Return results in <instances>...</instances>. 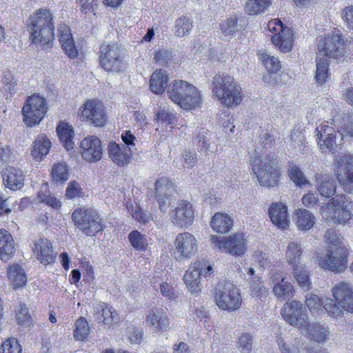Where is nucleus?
Masks as SVG:
<instances>
[{
	"label": "nucleus",
	"mask_w": 353,
	"mask_h": 353,
	"mask_svg": "<svg viewBox=\"0 0 353 353\" xmlns=\"http://www.w3.org/2000/svg\"><path fill=\"white\" fill-rule=\"evenodd\" d=\"M332 294L338 305L346 311L353 312V292L349 283L341 282L333 288Z\"/></svg>",
	"instance_id": "4be33fe9"
},
{
	"label": "nucleus",
	"mask_w": 353,
	"mask_h": 353,
	"mask_svg": "<svg viewBox=\"0 0 353 353\" xmlns=\"http://www.w3.org/2000/svg\"><path fill=\"white\" fill-rule=\"evenodd\" d=\"M58 136L64 148L69 150L73 148L72 137L74 131L71 125L65 122H60L57 128Z\"/></svg>",
	"instance_id": "ea45409f"
},
{
	"label": "nucleus",
	"mask_w": 353,
	"mask_h": 353,
	"mask_svg": "<svg viewBox=\"0 0 353 353\" xmlns=\"http://www.w3.org/2000/svg\"><path fill=\"white\" fill-rule=\"evenodd\" d=\"M323 307L328 314L332 316H341L344 310L340 305H338L333 299L328 298L323 300Z\"/></svg>",
	"instance_id": "052dcab7"
},
{
	"label": "nucleus",
	"mask_w": 353,
	"mask_h": 353,
	"mask_svg": "<svg viewBox=\"0 0 353 353\" xmlns=\"http://www.w3.org/2000/svg\"><path fill=\"white\" fill-rule=\"evenodd\" d=\"M334 172L339 184L346 192L353 193V154L335 157Z\"/></svg>",
	"instance_id": "9d476101"
},
{
	"label": "nucleus",
	"mask_w": 353,
	"mask_h": 353,
	"mask_svg": "<svg viewBox=\"0 0 353 353\" xmlns=\"http://www.w3.org/2000/svg\"><path fill=\"white\" fill-rule=\"evenodd\" d=\"M94 318L98 323H103L108 327L118 323L120 321V316L117 311L105 303L94 307Z\"/></svg>",
	"instance_id": "a878e982"
},
{
	"label": "nucleus",
	"mask_w": 353,
	"mask_h": 353,
	"mask_svg": "<svg viewBox=\"0 0 353 353\" xmlns=\"http://www.w3.org/2000/svg\"><path fill=\"white\" fill-rule=\"evenodd\" d=\"M222 32L225 35H232L239 31L237 18L232 17L220 23Z\"/></svg>",
	"instance_id": "bf43d9fd"
},
{
	"label": "nucleus",
	"mask_w": 353,
	"mask_h": 353,
	"mask_svg": "<svg viewBox=\"0 0 353 353\" xmlns=\"http://www.w3.org/2000/svg\"><path fill=\"white\" fill-rule=\"evenodd\" d=\"M51 147L50 141L44 136H39L33 142V148L31 151L32 157L38 161L47 155Z\"/></svg>",
	"instance_id": "58836bf2"
},
{
	"label": "nucleus",
	"mask_w": 353,
	"mask_h": 353,
	"mask_svg": "<svg viewBox=\"0 0 353 353\" xmlns=\"http://www.w3.org/2000/svg\"><path fill=\"white\" fill-rule=\"evenodd\" d=\"M295 223L299 230L307 231L315 223V216L309 210L299 208L295 212Z\"/></svg>",
	"instance_id": "473e14b6"
},
{
	"label": "nucleus",
	"mask_w": 353,
	"mask_h": 353,
	"mask_svg": "<svg viewBox=\"0 0 353 353\" xmlns=\"http://www.w3.org/2000/svg\"><path fill=\"white\" fill-rule=\"evenodd\" d=\"M156 119L157 121L165 125L173 124L176 120V117L169 110H161L156 112Z\"/></svg>",
	"instance_id": "338daca9"
},
{
	"label": "nucleus",
	"mask_w": 353,
	"mask_h": 353,
	"mask_svg": "<svg viewBox=\"0 0 353 353\" xmlns=\"http://www.w3.org/2000/svg\"><path fill=\"white\" fill-rule=\"evenodd\" d=\"M351 203H347L346 196L338 194L332 198L331 202L321 208V213L323 218L327 220L344 224L351 219Z\"/></svg>",
	"instance_id": "1a4fd4ad"
},
{
	"label": "nucleus",
	"mask_w": 353,
	"mask_h": 353,
	"mask_svg": "<svg viewBox=\"0 0 353 353\" xmlns=\"http://www.w3.org/2000/svg\"><path fill=\"white\" fill-rule=\"evenodd\" d=\"M288 175L290 179L299 187H302L308 183L303 172L297 165H292L290 166Z\"/></svg>",
	"instance_id": "13d9d810"
},
{
	"label": "nucleus",
	"mask_w": 353,
	"mask_h": 353,
	"mask_svg": "<svg viewBox=\"0 0 353 353\" xmlns=\"http://www.w3.org/2000/svg\"><path fill=\"white\" fill-rule=\"evenodd\" d=\"M30 39L40 46L50 44L54 34V26L52 13L46 8H41L30 15Z\"/></svg>",
	"instance_id": "423d86ee"
},
{
	"label": "nucleus",
	"mask_w": 353,
	"mask_h": 353,
	"mask_svg": "<svg viewBox=\"0 0 353 353\" xmlns=\"http://www.w3.org/2000/svg\"><path fill=\"white\" fill-rule=\"evenodd\" d=\"M272 0H249L245 6V12L248 15L263 13L271 5Z\"/></svg>",
	"instance_id": "79ce46f5"
},
{
	"label": "nucleus",
	"mask_w": 353,
	"mask_h": 353,
	"mask_svg": "<svg viewBox=\"0 0 353 353\" xmlns=\"http://www.w3.org/2000/svg\"><path fill=\"white\" fill-rule=\"evenodd\" d=\"M270 279L274 283L273 293L277 299L283 301L289 300L293 296L294 292V286L281 274L272 272Z\"/></svg>",
	"instance_id": "412c9836"
},
{
	"label": "nucleus",
	"mask_w": 353,
	"mask_h": 353,
	"mask_svg": "<svg viewBox=\"0 0 353 353\" xmlns=\"http://www.w3.org/2000/svg\"><path fill=\"white\" fill-rule=\"evenodd\" d=\"M317 132V143L323 152L333 151L336 148V134L334 128L327 123H322L316 129Z\"/></svg>",
	"instance_id": "aec40b11"
},
{
	"label": "nucleus",
	"mask_w": 353,
	"mask_h": 353,
	"mask_svg": "<svg viewBox=\"0 0 353 353\" xmlns=\"http://www.w3.org/2000/svg\"><path fill=\"white\" fill-rule=\"evenodd\" d=\"M99 65L108 74H121L128 68L124 50L121 45L103 42L98 52Z\"/></svg>",
	"instance_id": "39448f33"
},
{
	"label": "nucleus",
	"mask_w": 353,
	"mask_h": 353,
	"mask_svg": "<svg viewBox=\"0 0 353 353\" xmlns=\"http://www.w3.org/2000/svg\"><path fill=\"white\" fill-rule=\"evenodd\" d=\"M250 161L252 172L262 186L274 187L277 185L279 170L266 151L255 150Z\"/></svg>",
	"instance_id": "20e7f679"
},
{
	"label": "nucleus",
	"mask_w": 353,
	"mask_h": 353,
	"mask_svg": "<svg viewBox=\"0 0 353 353\" xmlns=\"http://www.w3.org/2000/svg\"><path fill=\"white\" fill-rule=\"evenodd\" d=\"M269 215L272 223L281 230L289 225L287 207L281 203H273L269 209Z\"/></svg>",
	"instance_id": "c85d7f7f"
},
{
	"label": "nucleus",
	"mask_w": 353,
	"mask_h": 353,
	"mask_svg": "<svg viewBox=\"0 0 353 353\" xmlns=\"http://www.w3.org/2000/svg\"><path fill=\"white\" fill-rule=\"evenodd\" d=\"M15 252L14 242L12 235L6 230H0V259L6 262Z\"/></svg>",
	"instance_id": "7c9ffc66"
},
{
	"label": "nucleus",
	"mask_w": 353,
	"mask_h": 353,
	"mask_svg": "<svg viewBox=\"0 0 353 353\" xmlns=\"http://www.w3.org/2000/svg\"><path fill=\"white\" fill-rule=\"evenodd\" d=\"M214 296L216 305L222 310L234 311L241 305L240 290L230 281L219 282L214 288Z\"/></svg>",
	"instance_id": "6e6552de"
},
{
	"label": "nucleus",
	"mask_w": 353,
	"mask_h": 353,
	"mask_svg": "<svg viewBox=\"0 0 353 353\" xmlns=\"http://www.w3.org/2000/svg\"><path fill=\"white\" fill-rule=\"evenodd\" d=\"M128 239L132 247L137 251L143 252L148 249L149 242L148 237L137 230L128 234Z\"/></svg>",
	"instance_id": "c03bdc74"
},
{
	"label": "nucleus",
	"mask_w": 353,
	"mask_h": 353,
	"mask_svg": "<svg viewBox=\"0 0 353 353\" xmlns=\"http://www.w3.org/2000/svg\"><path fill=\"white\" fill-rule=\"evenodd\" d=\"M58 32L59 34V41L65 54L70 59L76 58L78 55V50L75 46L69 26L65 24L60 25Z\"/></svg>",
	"instance_id": "cd10ccee"
},
{
	"label": "nucleus",
	"mask_w": 353,
	"mask_h": 353,
	"mask_svg": "<svg viewBox=\"0 0 353 353\" xmlns=\"http://www.w3.org/2000/svg\"><path fill=\"white\" fill-rule=\"evenodd\" d=\"M72 218L77 228L87 236H92L104 230L103 221L99 213L92 208L85 207L74 210Z\"/></svg>",
	"instance_id": "0eeeda50"
},
{
	"label": "nucleus",
	"mask_w": 353,
	"mask_h": 353,
	"mask_svg": "<svg viewBox=\"0 0 353 353\" xmlns=\"http://www.w3.org/2000/svg\"><path fill=\"white\" fill-rule=\"evenodd\" d=\"M183 167L186 169L192 168L196 163L198 158L194 150H185L181 157Z\"/></svg>",
	"instance_id": "69168bd1"
},
{
	"label": "nucleus",
	"mask_w": 353,
	"mask_h": 353,
	"mask_svg": "<svg viewBox=\"0 0 353 353\" xmlns=\"http://www.w3.org/2000/svg\"><path fill=\"white\" fill-rule=\"evenodd\" d=\"M268 27L270 31L274 32L272 36V43L283 53L290 52L293 45L292 30L284 26L279 19L270 21Z\"/></svg>",
	"instance_id": "f8f14e48"
},
{
	"label": "nucleus",
	"mask_w": 353,
	"mask_h": 353,
	"mask_svg": "<svg viewBox=\"0 0 353 353\" xmlns=\"http://www.w3.org/2000/svg\"><path fill=\"white\" fill-rule=\"evenodd\" d=\"M201 276H202L200 272H198L193 266L191 267L189 270L185 272L183 276V280L188 289L192 292H196L199 290Z\"/></svg>",
	"instance_id": "a18cd8bd"
},
{
	"label": "nucleus",
	"mask_w": 353,
	"mask_h": 353,
	"mask_svg": "<svg viewBox=\"0 0 353 353\" xmlns=\"http://www.w3.org/2000/svg\"><path fill=\"white\" fill-rule=\"evenodd\" d=\"M250 290L252 296L259 297L261 299L266 298L268 291L261 281L259 276H253L250 281Z\"/></svg>",
	"instance_id": "5fc2aeb1"
},
{
	"label": "nucleus",
	"mask_w": 353,
	"mask_h": 353,
	"mask_svg": "<svg viewBox=\"0 0 353 353\" xmlns=\"http://www.w3.org/2000/svg\"><path fill=\"white\" fill-rule=\"evenodd\" d=\"M323 301L316 294L307 293L305 295V305L311 312H316L321 306H323Z\"/></svg>",
	"instance_id": "680f3d73"
},
{
	"label": "nucleus",
	"mask_w": 353,
	"mask_h": 353,
	"mask_svg": "<svg viewBox=\"0 0 353 353\" xmlns=\"http://www.w3.org/2000/svg\"><path fill=\"white\" fill-rule=\"evenodd\" d=\"M21 345L15 339L6 340L1 346V353H21Z\"/></svg>",
	"instance_id": "e2e57ef3"
},
{
	"label": "nucleus",
	"mask_w": 353,
	"mask_h": 353,
	"mask_svg": "<svg viewBox=\"0 0 353 353\" xmlns=\"http://www.w3.org/2000/svg\"><path fill=\"white\" fill-rule=\"evenodd\" d=\"M83 158L90 162L99 161L102 157L103 150L101 140L95 136L83 139L80 145Z\"/></svg>",
	"instance_id": "a211bd4d"
},
{
	"label": "nucleus",
	"mask_w": 353,
	"mask_h": 353,
	"mask_svg": "<svg viewBox=\"0 0 353 353\" xmlns=\"http://www.w3.org/2000/svg\"><path fill=\"white\" fill-rule=\"evenodd\" d=\"M51 175L53 181L55 183L66 181L69 176L68 166L63 163L54 164L52 168Z\"/></svg>",
	"instance_id": "09e8293b"
},
{
	"label": "nucleus",
	"mask_w": 353,
	"mask_h": 353,
	"mask_svg": "<svg viewBox=\"0 0 353 353\" xmlns=\"http://www.w3.org/2000/svg\"><path fill=\"white\" fill-rule=\"evenodd\" d=\"M188 83L185 81H174L168 88V93L170 99L179 106L181 103L183 96L186 94V89Z\"/></svg>",
	"instance_id": "4c0bfd02"
},
{
	"label": "nucleus",
	"mask_w": 353,
	"mask_h": 353,
	"mask_svg": "<svg viewBox=\"0 0 353 353\" xmlns=\"http://www.w3.org/2000/svg\"><path fill=\"white\" fill-rule=\"evenodd\" d=\"M328 244L327 254L317 256L319 265L335 272H341L347 267V250L343 245L341 236L334 230L325 234Z\"/></svg>",
	"instance_id": "f03ea898"
},
{
	"label": "nucleus",
	"mask_w": 353,
	"mask_h": 353,
	"mask_svg": "<svg viewBox=\"0 0 353 353\" xmlns=\"http://www.w3.org/2000/svg\"><path fill=\"white\" fill-rule=\"evenodd\" d=\"M258 57L270 73H275L281 68V62L278 58L271 56L267 52H260L258 54Z\"/></svg>",
	"instance_id": "49530a36"
},
{
	"label": "nucleus",
	"mask_w": 353,
	"mask_h": 353,
	"mask_svg": "<svg viewBox=\"0 0 353 353\" xmlns=\"http://www.w3.org/2000/svg\"><path fill=\"white\" fill-rule=\"evenodd\" d=\"M233 225L232 219L225 214L216 213L211 221L210 225L213 230L219 233H226L229 232Z\"/></svg>",
	"instance_id": "e433bc0d"
},
{
	"label": "nucleus",
	"mask_w": 353,
	"mask_h": 353,
	"mask_svg": "<svg viewBox=\"0 0 353 353\" xmlns=\"http://www.w3.org/2000/svg\"><path fill=\"white\" fill-rule=\"evenodd\" d=\"M108 154L115 164L123 167L130 163L132 157V150L125 145L110 142L108 145Z\"/></svg>",
	"instance_id": "b1692460"
},
{
	"label": "nucleus",
	"mask_w": 353,
	"mask_h": 353,
	"mask_svg": "<svg viewBox=\"0 0 353 353\" xmlns=\"http://www.w3.org/2000/svg\"><path fill=\"white\" fill-rule=\"evenodd\" d=\"M160 292L167 299L173 301L178 296L176 290L167 282L160 284Z\"/></svg>",
	"instance_id": "774afa93"
},
{
	"label": "nucleus",
	"mask_w": 353,
	"mask_h": 353,
	"mask_svg": "<svg viewBox=\"0 0 353 353\" xmlns=\"http://www.w3.org/2000/svg\"><path fill=\"white\" fill-rule=\"evenodd\" d=\"M5 185L10 190H19L23 186L24 175L19 168L8 167L3 174Z\"/></svg>",
	"instance_id": "c756f323"
},
{
	"label": "nucleus",
	"mask_w": 353,
	"mask_h": 353,
	"mask_svg": "<svg viewBox=\"0 0 353 353\" xmlns=\"http://www.w3.org/2000/svg\"><path fill=\"white\" fill-rule=\"evenodd\" d=\"M254 337L249 333H243L238 338L237 348L241 353H250L252 349Z\"/></svg>",
	"instance_id": "4d7b16f0"
},
{
	"label": "nucleus",
	"mask_w": 353,
	"mask_h": 353,
	"mask_svg": "<svg viewBox=\"0 0 353 353\" xmlns=\"http://www.w3.org/2000/svg\"><path fill=\"white\" fill-rule=\"evenodd\" d=\"M47 112V103L44 98L38 94L29 97L22 108L23 121L28 127L39 124Z\"/></svg>",
	"instance_id": "9b49d317"
},
{
	"label": "nucleus",
	"mask_w": 353,
	"mask_h": 353,
	"mask_svg": "<svg viewBox=\"0 0 353 353\" xmlns=\"http://www.w3.org/2000/svg\"><path fill=\"white\" fill-rule=\"evenodd\" d=\"M90 334V327L85 319L81 317L75 323L74 337L78 341L85 340Z\"/></svg>",
	"instance_id": "603ef678"
},
{
	"label": "nucleus",
	"mask_w": 353,
	"mask_h": 353,
	"mask_svg": "<svg viewBox=\"0 0 353 353\" xmlns=\"http://www.w3.org/2000/svg\"><path fill=\"white\" fill-rule=\"evenodd\" d=\"M168 77L162 69L155 70L150 79V90L157 94H162L168 86Z\"/></svg>",
	"instance_id": "2f4dec72"
},
{
	"label": "nucleus",
	"mask_w": 353,
	"mask_h": 353,
	"mask_svg": "<svg viewBox=\"0 0 353 353\" xmlns=\"http://www.w3.org/2000/svg\"><path fill=\"white\" fill-rule=\"evenodd\" d=\"M210 134L208 130L201 128L196 132V137L194 138V143L196 145L198 148H201L205 150L206 155L210 154H214L216 150L217 146L216 144H211Z\"/></svg>",
	"instance_id": "f704fd0d"
},
{
	"label": "nucleus",
	"mask_w": 353,
	"mask_h": 353,
	"mask_svg": "<svg viewBox=\"0 0 353 353\" xmlns=\"http://www.w3.org/2000/svg\"><path fill=\"white\" fill-rule=\"evenodd\" d=\"M8 277L15 287H22L26 283L24 270L18 264H14L8 268Z\"/></svg>",
	"instance_id": "37998d69"
},
{
	"label": "nucleus",
	"mask_w": 353,
	"mask_h": 353,
	"mask_svg": "<svg viewBox=\"0 0 353 353\" xmlns=\"http://www.w3.org/2000/svg\"><path fill=\"white\" fill-rule=\"evenodd\" d=\"M81 116L86 121L95 126H103L107 121L103 105L96 100L87 101L83 107L80 108Z\"/></svg>",
	"instance_id": "f3484780"
},
{
	"label": "nucleus",
	"mask_w": 353,
	"mask_h": 353,
	"mask_svg": "<svg viewBox=\"0 0 353 353\" xmlns=\"http://www.w3.org/2000/svg\"><path fill=\"white\" fill-rule=\"evenodd\" d=\"M316 185L321 195L325 197H330L336 192L335 181L327 174H321L316 177Z\"/></svg>",
	"instance_id": "c9c22d12"
},
{
	"label": "nucleus",
	"mask_w": 353,
	"mask_h": 353,
	"mask_svg": "<svg viewBox=\"0 0 353 353\" xmlns=\"http://www.w3.org/2000/svg\"><path fill=\"white\" fill-rule=\"evenodd\" d=\"M145 324L155 332H164L170 327L169 319L161 308H152L148 311Z\"/></svg>",
	"instance_id": "393cba45"
},
{
	"label": "nucleus",
	"mask_w": 353,
	"mask_h": 353,
	"mask_svg": "<svg viewBox=\"0 0 353 353\" xmlns=\"http://www.w3.org/2000/svg\"><path fill=\"white\" fill-rule=\"evenodd\" d=\"M347 40L343 39V34L338 29H334L332 34L321 39L318 43L319 53L316 57V69L314 80L316 83L321 85L330 81L329 63L327 57L341 59L345 53V43Z\"/></svg>",
	"instance_id": "f257e3e1"
},
{
	"label": "nucleus",
	"mask_w": 353,
	"mask_h": 353,
	"mask_svg": "<svg viewBox=\"0 0 353 353\" xmlns=\"http://www.w3.org/2000/svg\"><path fill=\"white\" fill-rule=\"evenodd\" d=\"M171 214L173 223L181 228L191 225L194 218L192 205L183 200L178 203Z\"/></svg>",
	"instance_id": "6ab92c4d"
},
{
	"label": "nucleus",
	"mask_w": 353,
	"mask_h": 353,
	"mask_svg": "<svg viewBox=\"0 0 353 353\" xmlns=\"http://www.w3.org/2000/svg\"><path fill=\"white\" fill-rule=\"evenodd\" d=\"M38 199L52 208L58 209L61 206V202L50 193L46 185L39 192Z\"/></svg>",
	"instance_id": "864d4df0"
},
{
	"label": "nucleus",
	"mask_w": 353,
	"mask_h": 353,
	"mask_svg": "<svg viewBox=\"0 0 353 353\" xmlns=\"http://www.w3.org/2000/svg\"><path fill=\"white\" fill-rule=\"evenodd\" d=\"M301 332H305L310 340L319 343H324L329 339L330 331L327 325L319 323H310L307 321L306 327Z\"/></svg>",
	"instance_id": "bb28decb"
},
{
	"label": "nucleus",
	"mask_w": 353,
	"mask_h": 353,
	"mask_svg": "<svg viewBox=\"0 0 353 353\" xmlns=\"http://www.w3.org/2000/svg\"><path fill=\"white\" fill-rule=\"evenodd\" d=\"M212 91L220 103L228 108L239 105L243 99L240 84L232 76L225 73L213 77Z\"/></svg>",
	"instance_id": "7ed1b4c3"
},
{
	"label": "nucleus",
	"mask_w": 353,
	"mask_h": 353,
	"mask_svg": "<svg viewBox=\"0 0 353 353\" xmlns=\"http://www.w3.org/2000/svg\"><path fill=\"white\" fill-rule=\"evenodd\" d=\"M193 27L192 21L187 16H182L175 21V34L179 37L188 35Z\"/></svg>",
	"instance_id": "de8ad7c7"
},
{
	"label": "nucleus",
	"mask_w": 353,
	"mask_h": 353,
	"mask_svg": "<svg viewBox=\"0 0 353 353\" xmlns=\"http://www.w3.org/2000/svg\"><path fill=\"white\" fill-rule=\"evenodd\" d=\"M303 253V248L300 243L290 241L287 245L285 252L286 260L292 267L297 266Z\"/></svg>",
	"instance_id": "a19ab883"
},
{
	"label": "nucleus",
	"mask_w": 353,
	"mask_h": 353,
	"mask_svg": "<svg viewBox=\"0 0 353 353\" xmlns=\"http://www.w3.org/2000/svg\"><path fill=\"white\" fill-rule=\"evenodd\" d=\"M173 58V51L166 48H159L154 52L153 59L159 66L167 67Z\"/></svg>",
	"instance_id": "8fccbe9b"
},
{
	"label": "nucleus",
	"mask_w": 353,
	"mask_h": 353,
	"mask_svg": "<svg viewBox=\"0 0 353 353\" xmlns=\"http://www.w3.org/2000/svg\"><path fill=\"white\" fill-rule=\"evenodd\" d=\"M173 256L176 261H181L190 259L198 250V243L194 235L190 232H182L176 235L174 242Z\"/></svg>",
	"instance_id": "ddd939ff"
},
{
	"label": "nucleus",
	"mask_w": 353,
	"mask_h": 353,
	"mask_svg": "<svg viewBox=\"0 0 353 353\" xmlns=\"http://www.w3.org/2000/svg\"><path fill=\"white\" fill-rule=\"evenodd\" d=\"M33 252L41 263L46 265L54 262L56 253L52 245L47 239H39L34 243Z\"/></svg>",
	"instance_id": "5701e85b"
},
{
	"label": "nucleus",
	"mask_w": 353,
	"mask_h": 353,
	"mask_svg": "<svg viewBox=\"0 0 353 353\" xmlns=\"http://www.w3.org/2000/svg\"><path fill=\"white\" fill-rule=\"evenodd\" d=\"M211 241L220 250L234 256L243 255L248 249L246 240L242 234H235L227 238L212 235Z\"/></svg>",
	"instance_id": "4468645a"
},
{
	"label": "nucleus",
	"mask_w": 353,
	"mask_h": 353,
	"mask_svg": "<svg viewBox=\"0 0 353 353\" xmlns=\"http://www.w3.org/2000/svg\"><path fill=\"white\" fill-rule=\"evenodd\" d=\"M16 316L18 323L21 326L29 327L32 324V317L26 304H19L16 310Z\"/></svg>",
	"instance_id": "6e6d98bb"
},
{
	"label": "nucleus",
	"mask_w": 353,
	"mask_h": 353,
	"mask_svg": "<svg viewBox=\"0 0 353 353\" xmlns=\"http://www.w3.org/2000/svg\"><path fill=\"white\" fill-rule=\"evenodd\" d=\"M284 320L290 325L303 330L309 321L307 314L303 310L302 303L299 301H292L285 303L281 309Z\"/></svg>",
	"instance_id": "2eb2a0df"
},
{
	"label": "nucleus",
	"mask_w": 353,
	"mask_h": 353,
	"mask_svg": "<svg viewBox=\"0 0 353 353\" xmlns=\"http://www.w3.org/2000/svg\"><path fill=\"white\" fill-rule=\"evenodd\" d=\"M154 196L161 211H166L176 192V185L167 177H161L155 182Z\"/></svg>",
	"instance_id": "dca6fc26"
},
{
	"label": "nucleus",
	"mask_w": 353,
	"mask_h": 353,
	"mask_svg": "<svg viewBox=\"0 0 353 353\" xmlns=\"http://www.w3.org/2000/svg\"><path fill=\"white\" fill-rule=\"evenodd\" d=\"M192 265L203 276H207L213 272L212 266L205 259L196 260Z\"/></svg>",
	"instance_id": "0e129e2a"
},
{
	"label": "nucleus",
	"mask_w": 353,
	"mask_h": 353,
	"mask_svg": "<svg viewBox=\"0 0 353 353\" xmlns=\"http://www.w3.org/2000/svg\"><path fill=\"white\" fill-rule=\"evenodd\" d=\"M180 107L183 109H193L201 103V94L198 89L192 84L189 83L186 89V94L183 96Z\"/></svg>",
	"instance_id": "72a5a7b5"
},
{
	"label": "nucleus",
	"mask_w": 353,
	"mask_h": 353,
	"mask_svg": "<svg viewBox=\"0 0 353 353\" xmlns=\"http://www.w3.org/2000/svg\"><path fill=\"white\" fill-rule=\"evenodd\" d=\"M294 272V277L299 285L305 291L311 288V282L309 279V273L303 268H299L298 266L293 267Z\"/></svg>",
	"instance_id": "3c124183"
}]
</instances>
